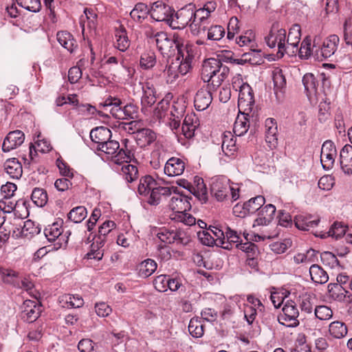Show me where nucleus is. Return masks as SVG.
Segmentation results:
<instances>
[{"label": "nucleus", "instance_id": "obj_63", "mask_svg": "<svg viewBox=\"0 0 352 352\" xmlns=\"http://www.w3.org/2000/svg\"><path fill=\"white\" fill-rule=\"evenodd\" d=\"M320 259L323 265L334 268L338 265L339 261L336 255L330 252H324L320 254Z\"/></svg>", "mask_w": 352, "mask_h": 352}, {"label": "nucleus", "instance_id": "obj_28", "mask_svg": "<svg viewBox=\"0 0 352 352\" xmlns=\"http://www.w3.org/2000/svg\"><path fill=\"white\" fill-rule=\"evenodd\" d=\"M199 124V120L195 114H187L182 124V133L186 138H191L194 136L195 131Z\"/></svg>", "mask_w": 352, "mask_h": 352}, {"label": "nucleus", "instance_id": "obj_35", "mask_svg": "<svg viewBox=\"0 0 352 352\" xmlns=\"http://www.w3.org/2000/svg\"><path fill=\"white\" fill-rule=\"evenodd\" d=\"M121 104L122 102L119 98L109 97L107 98L103 103H100V105L104 107H111L109 111L112 116L116 119L121 120L122 115V107H120Z\"/></svg>", "mask_w": 352, "mask_h": 352}, {"label": "nucleus", "instance_id": "obj_58", "mask_svg": "<svg viewBox=\"0 0 352 352\" xmlns=\"http://www.w3.org/2000/svg\"><path fill=\"white\" fill-rule=\"evenodd\" d=\"M87 209L84 206H77L68 213L69 220L74 223H80L87 217Z\"/></svg>", "mask_w": 352, "mask_h": 352}, {"label": "nucleus", "instance_id": "obj_51", "mask_svg": "<svg viewBox=\"0 0 352 352\" xmlns=\"http://www.w3.org/2000/svg\"><path fill=\"white\" fill-rule=\"evenodd\" d=\"M236 43L240 47H249L250 50L252 52H261L260 50H255L254 49L255 45L254 35L251 31L246 32L244 35L239 36L236 38Z\"/></svg>", "mask_w": 352, "mask_h": 352}, {"label": "nucleus", "instance_id": "obj_61", "mask_svg": "<svg viewBox=\"0 0 352 352\" xmlns=\"http://www.w3.org/2000/svg\"><path fill=\"white\" fill-rule=\"evenodd\" d=\"M194 195L201 201L206 202L208 199V192L204 180L201 178L197 179L196 188L194 189Z\"/></svg>", "mask_w": 352, "mask_h": 352}, {"label": "nucleus", "instance_id": "obj_62", "mask_svg": "<svg viewBox=\"0 0 352 352\" xmlns=\"http://www.w3.org/2000/svg\"><path fill=\"white\" fill-rule=\"evenodd\" d=\"M7 208H8V209H6V208L2 209V212H4V214L6 212L7 213L13 212L14 217L12 220V223L17 226L18 223L16 221H19L21 219V214L20 210L19 209V206L18 205V203L16 202V203L14 204L12 201H9L7 204Z\"/></svg>", "mask_w": 352, "mask_h": 352}, {"label": "nucleus", "instance_id": "obj_37", "mask_svg": "<svg viewBox=\"0 0 352 352\" xmlns=\"http://www.w3.org/2000/svg\"><path fill=\"white\" fill-rule=\"evenodd\" d=\"M58 43L69 52H72L77 47L73 36L67 31H60L56 35Z\"/></svg>", "mask_w": 352, "mask_h": 352}, {"label": "nucleus", "instance_id": "obj_49", "mask_svg": "<svg viewBox=\"0 0 352 352\" xmlns=\"http://www.w3.org/2000/svg\"><path fill=\"white\" fill-rule=\"evenodd\" d=\"M188 331L194 338L202 337L204 333V327L201 321L198 318H192L188 324Z\"/></svg>", "mask_w": 352, "mask_h": 352}, {"label": "nucleus", "instance_id": "obj_45", "mask_svg": "<svg viewBox=\"0 0 352 352\" xmlns=\"http://www.w3.org/2000/svg\"><path fill=\"white\" fill-rule=\"evenodd\" d=\"M272 79L274 82V90L276 96L278 92L283 93L286 86V79L283 72L279 68H276L272 72Z\"/></svg>", "mask_w": 352, "mask_h": 352}, {"label": "nucleus", "instance_id": "obj_9", "mask_svg": "<svg viewBox=\"0 0 352 352\" xmlns=\"http://www.w3.org/2000/svg\"><path fill=\"white\" fill-rule=\"evenodd\" d=\"M194 19L190 23V28L192 34L199 36L204 32L210 24L209 17L210 13L206 11L203 8L198 10L194 8Z\"/></svg>", "mask_w": 352, "mask_h": 352}, {"label": "nucleus", "instance_id": "obj_1", "mask_svg": "<svg viewBox=\"0 0 352 352\" xmlns=\"http://www.w3.org/2000/svg\"><path fill=\"white\" fill-rule=\"evenodd\" d=\"M229 72V68L223 65L219 59L210 58L203 63L201 78L205 82H210L214 87H217L227 78Z\"/></svg>", "mask_w": 352, "mask_h": 352}, {"label": "nucleus", "instance_id": "obj_11", "mask_svg": "<svg viewBox=\"0 0 352 352\" xmlns=\"http://www.w3.org/2000/svg\"><path fill=\"white\" fill-rule=\"evenodd\" d=\"M175 10L168 5L156 1L150 9L151 16L156 21H166L168 25Z\"/></svg>", "mask_w": 352, "mask_h": 352}, {"label": "nucleus", "instance_id": "obj_47", "mask_svg": "<svg viewBox=\"0 0 352 352\" xmlns=\"http://www.w3.org/2000/svg\"><path fill=\"white\" fill-rule=\"evenodd\" d=\"M115 36L116 38V47L121 52H125L130 45L126 30L124 28L117 30Z\"/></svg>", "mask_w": 352, "mask_h": 352}, {"label": "nucleus", "instance_id": "obj_46", "mask_svg": "<svg viewBox=\"0 0 352 352\" xmlns=\"http://www.w3.org/2000/svg\"><path fill=\"white\" fill-rule=\"evenodd\" d=\"M178 52L179 60H187L192 61L195 56V48L192 45L186 44L183 43V39L181 38L179 45L177 47Z\"/></svg>", "mask_w": 352, "mask_h": 352}, {"label": "nucleus", "instance_id": "obj_40", "mask_svg": "<svg viewBox=\"0 0 352 352\" xmlns=\"http://www.w3.org/2000/svg\"><path fill=\"white\" fill-rule=\"evenodd\" d=\"M104 239H100L98 236L94 238V241L91 245V250L87 254L86 256L88 259H96L100 261L102 258L103 251L100 250L105 243Z\"/></svg>", "mask_w": 352, "mask_h": 352}, {"label": "nucleus", "instance_id": "obj_25", "mask_svg": "<svg viewBox=\"0 0 352 352\" xmlns=\"http://www.w3.org/2000/svg\"><path fill=\"white\" fill-rule=\"evenodd\" d=\"M340 164L342 171L345 174H352V146L350 144H346L341 149Z\"/></svg>", "mask_w": 352, "mask_h": 352}, {"label": "nucleus", "instance_id": "obj_7", "mask_svg": "<svg viewBox=\"0 0 352 352\" xmlns=\"http://www.w3.org/2000/svg\"><path fill=\"white\" fill-rule=\"evenodd\" d=\"M282 311L283 313L278 317L280 324L288 327H294L299 324L298 320L299 311L294 302L287 301L282 309Z\"/></svg>", "mask_w": 352, "mask_h": 352}, {"label": "nucleus", "instance_id": "obj_5", "mask_svg": "<svg viewBox=\"0 0 352 352\" xmlns=\"http://www.w3.org/2000/svg\"><path fill=\"white\" fill-rule=\"evenodd\" d=\"M194 5L188 4L173 14L169 25L173 29L182 30L194 19Z\"/></svg>", "mask_w": 352, "mask_h": 352}, {"label": "nucleus", "instance_id": "obj_60", "mask_svg": "<svg viewBox=\"0 0 352 352\" xmlns=\"http://www.w3.org/2000/svg\"><path fill=\"white\" fill-rule=\"evenodd\" d=\"M314 314L320 320H327L333 317V311L327 306L320 305L314 309Z\"/></svg>", "mask_w": 352, "mask_h": 352}, {"label": "nucleus", "instance_id": "obj_20", "mask_svg": "<svg viewBox=\"0 0 352 352\" xmlns=\"http://www.w3.org/2000/svg\"><path fill=\"white\" fill-rule=\"evenodd\" d=\"M186 167L184 161L180 158L173 157L164 166V173L169 177L179 176L183 174Z\"/></svg>", "mask_w": 352, "mask_h": 352}, {"label": "nucleus", "instance_id": "obj_17", "mask_svg": "<svg viewBox=\"0 0 352 352\" xmlns=\"http://www.w3.org/2000/svg\"><path fill=\"white\" fill-rule=\"evenodd\" d=\"M240 242L241 237L238 233L235 230L227 228L223 239H218L217 245L225 250H232L234 247L236 248Z\"/></svg>", "mask_w": 352, "mask_h": 352}, {"label": "nucleus", "instance_id": "obj_64", "mask_svg": "<svg viewBox=\"0 0 352 352\" xmlns=\"http://www.w3.org/2000/svg\"><path fill=\"white\" fill-rule=\"evenodd\" d=\"M346 230V227L341 223L336 222L331 226L327 234L329 236L338 239L345 234Z\"/></svg>", "mask_w": 352, "mask_h": 352}, {"label": "nucleus", "instance_id": "obj_22", "mask_svg": "<svg viewBox=\"0 0 352 352\" xmlns=\"http://www.w3.org/2000/svg\"><path fill=\"white\" fill-rule=\"evenodd\" d=\"M212 101V94L207 89H199L194 98V105L197 111H204L209 107Z\"/></svg>", "mask_w": 352, "mask_h": 352}, {"label": "nucleus", "instance_id": "obj_29", "mask_svg": "<svg viewBox=\"0 0 352 352\" xmlns=\"http://www.w3.org/2000/svg\"><path fill=\"white\" fill-rule=\"evenodd\" d=\"M340 42L339 37L333 34L327 37L322 43V46L320 48L321 55L324 58L331 57L335 54L338 49V46Z\"/></svg>", "mask_w": 352, "mask_h": 352}, {"label": "nucleus", "instance_id": "obj_10", "mask_svg": "<svg viewBox=\"0 0 352 352\" xmlns=\"http://www.w3.org/2000/svg\"><path fill=\"white\" fill-rule=\"evenodd\" d=\"M173 195L171 194V198L168 203L169 208L174 212L173 217L181 212H187L191 208L190 200L191 197H188L179 192H176L175 190Z\"/></svg>", "mask_w": 352, "mask_h": 352}, {"label": "nucleus", "instance_id": "obj_6", "mask_svg": "<svg viewBox=\"0 0 352 352\" xmlns=\"http://www.w3.org/2000/svg\"><path fill=\"white\" fill-rule=\"evenodd\" d=\"M180 39L181 37L178 34H175L173 38H170L166 32H160L155 45L162 55L170 56L177 50L179 45Z\"/></svg>", "mask_w": 352, "mask_h": 352}, {"label": "nucleus", "instance_id": "obj_16", "mask_svg": "<svg viewBox=\"0 0 352 352\" xmlns=\"http://www.w3.org/2000/svg\"><path fill=\"white\" fill-rule=\"evenodd\" d=\"M329 296L334 300L340 302H349L352 300V294L338 283H329L328 285Z\"/></svg>", "mask_w": 352, "mask_h": 352}, {"label": "nucleus", "instance_id": "obj_23", "mask_svg": "<svg viewBox=\"0 0 352 352\" xmlns=\"http://www.w3.org/2000/svg\"><path fill=\"white\" fill-rule=\"evenodd\" d=\"M135 133L136 142L141 148L150 146L157 139L156 133L150 129H138Z\"/></svg>", "mask_w": 352, "mask_h": 352}, {"label": "nucleus", "instance_id": "obj_48", "mask_svg": "<svg viewBox=\"0 0 352 352\" xmlns=\"http://www.w3.org/2000/svg\"><path fill=\"white\" fill-rule=\"evenodd\" d=\"M265 203V197L262 195H258L251 198L248 201L245 202L244 204L246 207V211L250 214H253L261 209Z\"/></svg>", "mask_w": 352, "mask_h": 352}, {"label": "nucleus", "instance_id": "obj_18", "mask_svg": "<svg viewBox=\"0 0 352 352\" xmlns=\"http://www.w3.org/2000/svg\"><path fill=\"white\" fill-rule=\"evenodd\" d=\"M175 188L155 186L147 196L146 201L151 206H157L164 199L170 196L172 189Z\"/></svg>", "mask_w": 352, "mask_h": 352}, {"label": "nucleus", "instance_id": "obj_21", "mask_svg": "<svg viewBox=\"0 0 352 352\" xmlns=\"http://www.w3.org/2000/svg\"><path fill=\"white\" fill-rule=\"evenodd\" d=\"M250 112L241 111L238 114L233 126V132L235 135L242 136L248 132L250 125Z\"/></svg>", "mask_w": 352, "mask_h": 352}, {"label": "nucleus", "instance_id": "obj_44", "mask_svg": "<svg viewBox=\"0 0 352 352\" xmlns=\"http://www.w3.org/2000/svg\"><path fill=\"white\" fill-rule=\"evenodd\" d=\"M148 14H150V9L148 6L145 3H138L131 11L130 16L135 21L142 22Z\"/></svg>", "mask_w": 352, "mask_h": 352}, {"label": "nucleus", "instance_id": "obj_32", "mask_svg": "<svg viewBox=\"0 0 352 352\" xmlns=\"http://www.w3.org/2000/svg\"><path fill=\"white\" fill-rule=\"evenodd\" d=\"M328 332L333 339H342L348 333V327L343 321L335 320L329 324Z\"/></svg>", "mask_w": 352, "mask_h": 352}, {"label": "nucleus", "instance_id": "obj_50", "mask_svg": "<svg viewBox=\"0 0 352 352\" xmlns=\"http://www.w3.org/2000/svg\"><path fill=\"white\" fill-rule=\"evenodd\" d=\"M163 73L167 83H173L180 75L178 72V66L175 61L166 65L163 70Z\"/></svg>", "mask_w": 352, "mask_h": 352}, {"label": "nucleus", "instance_id": "obj_26", "mask_svg": "<svg viewBox=\"0 0 352 352\" xmlns=\"http://www.w3.org/2000/svg\"><path fill=\"white\" fill-rule=\"evenodd\" d=\"M22 144V132L16 130L10 132L3 140L2 150L9 152Z\"/></svg>", "mask_w": 352, "mask_h": 352}, {"label": "nucleus", "instance_id": "obj_53", "mask_svg": "<svg viewBox=\"0 0 352 352\" xmlns=\"http://www.w3.org/2000/svg\"><path fill=\"white\" fill-rule=\"evenodd\" d=\"M314 44L311 45V39L309 36H307L302 42L300 47L298 48L300 56L308 58L314 52L316 48V40L314 41Z\"/></svg>", "mask_w": 352, "mask_h": 352}, {"label": "nucleus", "instance_id": "obj_59", "mask_svg": "<svg viewBox=\"0 0 352 352\" xmlns=\"http://www.w3.org/2000/svg\"><path fill=\"white\" fill-rule=\"evenodd\" d=\"M225 35V30L221 25H212L208 30L207 37L210 41H219Z\"/></svg>", "mask_w": 352, "mask_h": 352}, {"label": "nucleus", "instance_id": "obj_42", "mask_svg": "<svg viewBox=\"0 0 352 352\" xmlns=\"http://www.w3.org/2000/svg\"><path fill=\"white\" fill-rule=\"evenodd\" d=\"M130 160L124 161L122 160L121 171L122 173L124 179L128 182H132L138 178V167L135 165L129 164Z\"/></svg>", "mask_w": 352, "mask_h": 352}, {"label": "nucleus", "instance_id": "obj_56", "mask_svg": "<svg viewBox=\"0 0 352 352\" xmlns=\"http://www.w3.org/2000/svg\"><path fill=\"white\" fill-rule=\"evenodd\" d=\"M156 63V56L152 51L146 52L141 55L140 60V67L144 69L152 68Z\"/></svg>", "mask_w": 352, "mask_h": 352}, {"label": "nucleus", "instance_id": "obj_14", "mask_svg": "<svg viewBox=\"0 0 352 352\" xmlns=\"http://www.w3.org/2000/svg\"><path fill=\"white\" fill-rule=\"evenodd\" d=\"M238 92L239 112L241 111H252L254 104V99L251 87L249 85H245Z\"/></svg>", "mask_w": 352, "mask_h": 352}, {"label": "nucleus", "instance_id": "obj_15", "mask_svg": "<svg viewBox=\"0 0 352 352\" xmlns=\"http://www.w3.org/2000/svg\"><path fill=\"white\" fill-rule=\"evenodd\" d=\"M300 40V26L294 24L289 29L287 38H286V54L289 55L295 54L298 50V43Z\"/></svg>", "mask_w": 352, "mask_h": 352}, {"label": "nucleus", "instance_id": "obj_43", "mask_svg": "<svg viewBox=\"0 0 352 352\" xmlns=\"http://www.w3.org/2000/svg\"><path fill=\"white\" fill-rule=\"evenodd\" d=\"M302 83L307 96L316 94L319 82L313 74H305L302 78Z\"/></svg>", "mask_w": 352, "mask_h": 352}, {"label": "nucleus", "instance_id": "obj_38", "mask_svg": "<svg viewBox=\"0 0 352 352\" xmlns=\"http://www.w3.org/2000/svg\"><path fill=\"white\" fill-rule=\"evenodd\" d=\"M221 148L223 152L228 156L233 155L236 151V140L231 132L223 133Z\"/></svg>", "mask_w": 352, "mask_h": 352}, {"label": "nucleus", "instance_id": "obj_34", "mask_svg": "<svg viewBox=\"0 0 352 352\" xmlns=\"http://www.w3.org/2000/svg\"><path fill=\"white\" fill-rule=\"evenodd\" d=\"M6 173L12 178L19 179L22 176V164L17 158L8 159L4 163Z\"/></svg>", "mask_w": 352, "mask_h": 352}, {"label": "nucleus", "instance_id": "obj_54", "mask_svg": "<svg viewBox=\"0 0 352 352\" xmlns=\"http://www.w3.org/2000/svg\"><path fill=\"white\" fill-rule=\"evenodd\" d=\"M62 228L58 223L48 226L44 230V234L49 241H54L59 237H62Z\"/></svg>", "mask_w": 352, "mask_h": 352}, {"label": "nucleus", "instance_id": "obj_57", "mask_svg": "<svg viewBox=\"0 0 352 352\" xmlns=\"http://www.w3.org/2000/svg\"><path fill=\"white\" fill-rule=\"evenodd\" d=\"M32 201L39 207L44 206L47 201V194L42 188H34L31 194Z\"/></svg>", "mask_w": 352, "mask_h": 352}, {"label": "nucleus", "instance_id": "obj_24", "mask_svg": "<svg viewBox=\"0 0 352 352\" xmlns=\"http://www.w3.org/2000/svg\"><path fill=\"white\" fill-rule=\"evenodd\" d=\"M320 219L310 214H300L294 218L296 228L301 230H309L318 225Z\"/></svg>", "mask_w": 352, "mask_h": 352}, {"label": "nucleus", "instance_id": "obj_55", "mask_svg": "<svg viewBox=\"0 0 352 352\" xmlns=\"http://www.w3.org/2000/svg\"><path fill=\"white\" fill-rule=\"evenodd\" d=\"M41 232V228L38 226L30 219L23 222V238L30 239L38 234Z\"/></svg>", "mask_w": 352, "mask_h": 352}, {"label": "nucleus", "instance_id": "obj_13", "mask_svg": "<svg viewBox=\"0 0 352 352\" xmlns=\"http://www.w3.org/2000/svg\"><path fill=\"white\" fill-rule=\"evenodd\" d=\"M336 148L331 140L325 141L321 148L320 161L323 168L329 170L332 168L336 156Z\"/></svg>", "mask_w": 352, "mask_h": 352}, {"label": "nucleus", "instance_id": "obj_41", "mask_svg": "<svg viewBox=\"0 0 352 352\" xmlns=\"http://www.w3.org/2000/svg\"><path fill=\"white\" fill-rule=\"evenodd\" d=\"M311 280L317 284H324L329 280L327 273L318 265L314 264L309 268Z\"/></svg>", "mask_w": 352, "mask_h": 352}, {"label": "nucleus", "instance_id": "obj_8", "mask_svg": "<svg viewBox=\"0 0 352 352\" xmlns=\"http://www.w3.org/2000/svg\"><path fill=\"white\" fill-rule=\"evenodd\" d=\"M157 236L162 242L165 243H176L185 245L190 241V237L184 232L166 228L160 229L157 234Z\"/></svg>", "mask_w": 352, "mask_h": 352}, {"label": "nucleus", "instance_id": "obj_30", "mask_svg": "<svg viewBox=\"0 0 352 352\" xmlns=\"http://www.w3.org/2000/svg\"><path fill=\"white\" fill-rule=\"evenodd\" d=\"M111 138V130L104 126L96 127L90 131V138L92 142L98 144L97 147L101 146Z\"/></svg>", "mask_w": 352, "mask_h": 352}, {"label": "nucleus", "instance_id": "obj_3", "mask_svg": "<svg viewBox=\"0 0 352 352\" xmlns=\"http://www.w3.org/2000/svg\"><path fill=\"white\" fill-rule=\"evenodd\" d=\"M286 30L278 21L272 23L269 33L265 36V41L270 48H278L277 56L282 58L287 52Z\"/></svg>", "mask_w": 352, "mask_h": 352}, {"label": "nucleus", "instance_id": "obj_33", "mask_svg": "<svg viewBox=\"0 0 352 352\" xmlns=\"http://www.w3.org/2000/svg\"><path fill=\"white\" fill-rule=\"evenodd\" d=\"M0 274L4 283L20 288V284L22 280L19 273L11 269L0 267Z\"/></svg>", "mask_w": 352, "mask_h": 352}, {"label": "nucleus", "instance_id": "obj_4", "mask_svg": "<svg viewBox=\"0 0 352 352\" xmlns=\"http://www.w3.org/2000/svg\"><path fill=\"white\" fill-rule=\"evenodd\" d=\"M97 149L111 155L112 160L117 164H121L122 160L127 161L131 159V151L120 148L118 142L109 140Z\"/></svg>", "mask_w": 352, "mask_h": 352}, {"label": "nucleus", "instance_id": "obj_2", "mask_svg": "<svg viewBox=\"0 0 352 352\" xmlns=\"http://www.w3.org/2000/svg\"><path fill=\"white\" fill-rule=\"evenodd\" d=\"M38 297V293L34 289V285L23 281V314L26 315L28 322H34L40 315Z\"/></svg>", "mask_w": 352, "mask_h": 352}, {"label": "nucleus", "instance_id": "obj_36", "mask_svg": "<svg viewBox=\"0 0 352 352\" xmlns=\"http://www.w3.org/2000/svg\"><path fill=\"white\" fill-rule=\"evenodd\" d=\"M155 186L156 181L151 175H145L140 179L138 192L141 196L147 197Z\"/></svg>", "mask_w": 352, "mask_h": 352}, {"label": "nucleus", "instance_id": "obj_39", "mask_svg": "<svg viewBox=\"0 0 352 352\" xmlns=\"http://www.w3.org/2000/svg\"><path fill=\"white\" fill-rule=\"evenodd\" d=\"M157 269L155 261L147 258L138 265V276L141 278H147L153 274Z\"/></svg>", "mask_w": 352, "mask_h": 352}, {"label": "nucleus", "instance_id": "obj_12", "mask_svg": "<svg viewBox=\"0 0 352 352\" xmlns=\"http://www.w3.org/2000/svg\"><path fill=\"white\" fill-rule=\"evenodd\" d=\"M231 186L225 178H215L213 179L210 191L212 196L219 201H223L229 195Z\"/></svg>", "mask_w": 352, "mask_h": 352}, {"label": "nucleus", "instance_id": "obj_19", "mask_svg": "<svg viewBox=\"0 0 352 352\" xmlns=\"http://www.w3.org/2000/svg\"><path fill=\"white\" fill-rule=\"evenodd\" d=\"M265 141L268 146L273 149L278 144V128L277 124L274 119L267 118L265 122Z\"/></svg>", "mask_w": 352, "mask_h": 352}, {"label": "nucleus", "instance_id": "obj_31", "mask_svg": "<svg viewBox=\"0 0 352 352\" xmlns=\"http://www.w3.org/2000/svg\"><path fill=\"white\" fill-rule=\"evenodd\" d=\"M143 96L141 99V104L143 107H151L156 102L157 97L153 85L148 82H144L142 85Z\"/></svg>", "mask_w": 352, "mask_h": 352}, {"label": "nucleus", "instance_id": "obj_52", "mask_svg": "<svg viewBox=\"0 0 352 352\" xmlns=\"http://www.w3.org/2000/svg\"><path fill=\"white\" fill-rule=\"evenodd\" d=\"M61 302L68 308H79L84 304V300L79 295L65 294L61 297Z\"/></svg>", "mask_w": 352, "mask_h": 352}, {"label": "nucleus", "instance_id": "obj_27", "mask_svg": "<svg viewBox=\"0 0 352 352\" xmlns=\"http://www.w3.org/2000/svg\"><path fill=\"white\" fill-rule=\"evenodd\" d=\"M276 207L272 204H267L261 208L258 217L255 219L254 226L268 225L274 219Z\"/></svg>", "mask_w": 352, "mask_h": 352}]
</instances>
